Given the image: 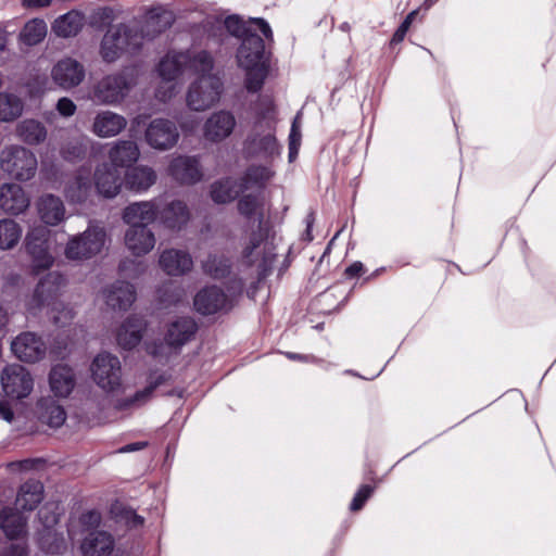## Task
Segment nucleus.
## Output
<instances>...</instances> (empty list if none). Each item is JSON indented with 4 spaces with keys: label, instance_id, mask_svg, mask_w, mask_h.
Returning <instances> with one entry per match:
<instances>
[{
    "label": "nucleus",
    "instance_id": "nucleus-1",
    "mask_svg": "<svg viewBox=\"0 0 556 556\" xmlns=\"http://www.w3.org/2000/svg\"><path fill=\"white\" fill-rule=\"evenodd\" d=\"M90 372L93 382L108 395L112 396L114 406L118 409L140 405L147 402L160 381L150 383L134 395H126V387L122 379V364L117 356L102 352L98 354L91 365Z\"/></svg>",
    "mask_w": 556,
    "mask_h": 556
},
{
    "label": "nucleus",
    "instance_id": "nucleus-2",
    "mask_svg": "<svg viewBox=\"0 0 556 556\" xmlns=\"http://www.w3.org/2000/svg\"><path fill=\"white\" fill-rule=\"evenodd\" d=\"M248 156L274 159L280 154L275 137V109L270 97H261L255 108V122L243 144Z\"/></svg>",
    "mask_w": 556,
    "mask_h": 556
},
{
    "label": "nucleus",
    "instance_id": "nucleus-3",
    "mask_svg": "<svg viewBox=\"0 0 556 556\" xmlns=\"http://www.w3.org/2000/svg\"><path fill=\"white\" fill-rule=\"evenodd\" d=\"M264 49L263 39L255 34L247 35L238 49L237 62L245 72L244 87L249 92H257L267 76Z\"/></svg>",
    "mask_w": 556,
    "mask_h": 556
},
{
    "label": "nucleus",
    "instance_id": "nucleus-4",
    "mask_svg": "<svg viewBox=\"0 0 556 556\" xmlns=\"http://www.w3.org/2000/svg\"><path fill=\"white\" fill-rule=\"evenodd\" d=\"M263 204L258 195L248 194L240 199L238 203L239 212L245 216L255 215L258 222V231L251 235L249 243L243 250V258L250 265H256L258 271H263L271 263V253L267 252V243L264 238L267 233L266 227L262 223V213L260 212Z\"/></svg>",
    "mask_w": 556,
    "mask_h": 556
},
{
    "label": "nucleus",
    "instance_id": "nucleus-5",
    "mask_svg": "<svg viewBox=\"0 0 556 556\" xmlns=\"http://www.w3.org/2000/svg\"><path fill=\"white\" fill-rule=\"evenodd\" d=\"M137 81L136 68L105 75L91 87L90 99L100 105L117 106L129 96Z\"/></svg>",
    "mask_w": 556,
    "mask_h": 556
},
{
    "label": "nucleus",
    "instance_id": "nucleus-6",
    "mask_svg": "<svg viewBox=\"0 0 556 556\" xmlns=\"http://www.w3.org/2000/svg\"><path fill=\"white\" fill-rule=\"evenodd\" d=\"M213 66V59L206 51L170 52L160 61L157 72L163 80H176L186 71L206 73Z\"/></svg>",
    "mask_w": 556,
    "mask_h": 556
},
{
    "label": "nucleus",
    "instance_id": "nucleus-7",
    "mask_svg": "<svg viewBox=\"0 0 556 556\" xmlns=\"http://www.w3.org/2000/svg\"><path fill=\"white\" fill-rule=\"evenodd\" d=\"M108 241L103 226L90 224L85 231L68 238L64 255L70 261H88L99 255Z\"/></svg>",
    "mask_w": 556,
    "mask_h": 556
},
{
    "label": "nucleus",
    "instance_id": "nucleus-8",
    "mask_svg": "<svg viewBox=\"0 0 556 556\" xmlns=\"http://www.w3.org/2000/svg\"><path fill=\"white\" fill-rule=\"evenodd\" d=\"M0 168L12 179L26 182L37 174V156L31 150L23 146H7L0 153Z\"/></svg>",
    "mask_w": 556,
    "mask_h": 556
},
{
    "label": "nucleus",
    "instance_id": "nucleus-9",
    "mask_svg": "<svg viewBox=\"0 0 556 556\" xmlns=\"http://www.w3.org/2000/svg\"><path fill=\"white\" fill-rule=\"evenodd\" d=\"M197 74L199 77L187 90L186 105L193 112H204L219 102L223 83L212 71Z\"/></svg>",
    "mask_w": 556,
    "mask_h": 556
},
{
    "label": "nucleus",
    "instance_id": "nucleus-10",
    "mask_svg": "<svg viewBox=\"0 0 556 556\" xmlns=\"http://www.w3.org/2000/svg\"><path fill=\"white\" fill-rule=\"evenodd\" d=\"M142 45L137 25H118L110 28L104 35L100 54L105 62H114L123 53L136 51Z\"/></svg>",
    "mask_w": 556,
    "mask_h": 556
},
{
    "label": "nucleus",
    "instance_id": "nucleus-11",
    "mask_svg": "<svg viewBox=\"0 0 556 556\" xmlns=\"http://www.w3.org/2000/svg\"><path fill=\"white\" fill-rule=\"evenodd\" d=\"M1 389L10 400L21 401L34 390V378L30 371L20 364L5 366L0 375Z\"/></svg>",
    "mask_w": 556,
    "mask_h": 556
},
{
    "label": "nucleus",
    "instance_id": "nucleus-12",
    "mask_svg": "<svg viewBox=\"0 0 556 556\" xmlns=\"http://www.w3.org/2000/svg\"><path fill=\"white\" fill-rule=\"evenodd\" d=\"M49 230L43 226L30 228L25 238V249L33 260V270L48 269L53 265L54 257L48 247Z\"/></svg>",
    "mask_w": 556,
    "mask_h": 556
},
{
    "label": "nucleus",
    "instance_id": "nucleus-13",
    "mask_svg": "<svg viewBox=\"0 0 556 556\" xmlns=\"http://www.w3.org/2000/svg\"><path fill=\"white\" fill-rule=\"evenodd\" d=\"M144 139L154 150L167 151L173 149L179 140L176 124L167 118H154L146 128Z\"/></svg>",
    "mask_w": 556,
    "mask_h": 556
},
{
    "label": "nucleus",
    "instance_id": "nucleus-14",
    "mask_svg": "<svg viewBox=\"0 0 556 556\" xmlns=\"http://www.w3.org/2000/svg\"><path fill=\"white\" fill-rule=\"evenodd\" d=\"M237 127V118L231 111L218 110L211 113L202 126L206 142L220 143L229 138Z\"/></svg>",
    "mask_w": 556,
    "mask_h": 556
},
{
    "label": "nucleus",
    "instance_id": "nucleus-15",
    "mask_svg": "<svg viewBox=\"0 0 556 556\" xmlns=\"http://www.w3.org/2000/svg\"><path fill=\"white\" fill-rule=\"evenodd\" d=\"M39 520L42 525V529L38 532V544L39 547L50 555L62 554L66 549L65 541L54 526L59 521V517L55 513L42 508L39 514Z\"/></svg>",
    "mask_w": 556,
    "mask_h": 556
},
{
    "label": "nucleus",
    "instance_id": "nucleus-16",
    "mask_svg": "<svg viewBox=\"0 0 556 556\" xmlns=\"http://www.w3.org/2000/svg\"><path fill=\"white\" fill-rule=\"evenodd\" d=\"M53 84L63 90H71L79 86L86 76L84 65L73 58L59 60L50 73Z\"/></svg>",
    "mask_w": 556,
    "mask_h": 556
},
{
    "label": "nucleus",
    "instance_id": "nucleus-17",
    "mask_svg": "<svg viewBox=\"0 0 556 556\" xmlns=\"http://www.w3.org/2000/svg\"><path fill=\"white\" fill-rule=\"evenodd\" d=\"M13 354L22 362L36 364L47 355V344L34 332H23L11 342Z\"/></svg>",
    "mask_w": 556,
    "mask_h": 556
},
{
    "label": "nucleus",
    "instance_id": "nucleus-18",
    "mask_svg": "<svg viewBox=\"0 0 556 556\" xmlns=\"http://www.w3.org/2000/svg\"><path fill=\"white\" fill-rule=\"evenodd\" d=\"M65 285L66 279L62 274L58 271L47 274L38 282L33 298L28 303L29 308L37 309L43 305L51 304L61 293Z\"/></svg>",
    "mask_w": 556,
    "mask_h": 556
},
{
    "label": "nucleus",
    "instance_id": "nucleus-19",
    "mask_svg": "<svg viewBox=\"0 0 556 556\" xmlns=\"http://www.w3.org/2000/svg\"><path fill=\"white\" fill-rule=\"evenodd\" d=\"M127 124L124 115L111 110H101L94 114L90 131L101 139L114 138L126 129Z\"/></svg>",
    "mask_w": 556,
    "mask_h": 556
},
{
    "label": "nucleus",
    "instance_id": "nucleus-20",
    "mask_svg": "<svg viewBox=\"0 0 556 556\" xmlns=\"http://www.w3.org/2000/svg\"><path fill=\"white\" fill-rule=\"evenodd\" d=\"M30 205V197L20 185L7 182L0 186V207L8 214L18 216Z\"/></svg>",
    "mask_w": 556,
    "mask_h": 556
},
{
    "label": "nucleus",
    "instance_id": "nucleus-21",
    "mask_svg": "<svg viewBox=\"0 0 556 556\" xmlns=\"http://www.w3.org/2000/svg\"><path fill=\"white\" fill-rule=\"evenodd\" d=\"M101 298L111 308L126 311L136 300V290L134 285L118 280L106 286Z\"/></svg>",
    "mask_w": 556,
    "mask_h": 556
},
{
    "label": "nucleus",
    "instance_id": "nucleus-22",
    "mask_svg": "<svg viewBox=\"0 0 556 556\" xmlns=\"http://www.w3.org/2000/svg\"><path fill=\"white\" fill-rule=\"evenodd\" d=\"M35 206L39 219L46 226H58L65 219L66 208L58 195L45 193L37 199Z\"/></svg>",
    "mask_w": 556,
    "mask_h": 556
},
{
    "label": "nucleus",
    "instance_id": "nucleus-23",
    "mask_svg": "<svg viewBox=\"0 0 556 556\" xmlns=\"http://www.w3.org/2000/svg\"><path fill=\"white\" fill-rule=\"evenodd\" d=\"M124 179L117 168L106 163L99 165L94 172V188L97 192L108 199L115 198L122 190Z\"/></svg>",
    "mask_w": 556,
    "mask_h": 556
},
{
    "label": "nucleus",
    "instance_id": "nucleus-24",
    "mask_svg": "<svg viewBox=\"0 0 556 556\" xmlns=\"http://www.w3.org/2000/svg\"><path fill=\"white\" fill-rule=\"evenodd\" d=\"M48 381L51 392L55 397L66 399L76 386V377L71 366L56 364L51 367Z\"/></svg>",
    "mask_w": 556,
    "mask_h": 556
},
{
    "label": "nucleus",
    "instance_id": "nucleus-25",
    "mask_svg": "<svg viewBox=\"0 0 556 556\" xmlns=\"http://www.w3.org/2000/svg\"><path fill=\"white\" fill-rule=\"evenodd\" d=\"M167 170L180 184L192 185L202 178L199 162L192 156L178 155L173 157Z\"/></svg>",
    "mask_w": 556,
    "mask_h": 556
},
{
    "label": "nucleus",
    "instance_id": "nucleus-26",
    "mask_svg": "<svg viewBox=\"0 0 556 556\" xmlns=\"http://www.w3.org/2000/svg\"><path fill=\"white\" fill-rule=\"evenodd\" d=\"M124 242L131 254L142 256L154 249L156 239L151 229L144 225H137L126 230Z\"/></svg>",
    "mask_w": 556,
    "mask_h": 556
},
{
    "label": "nucleus",
    "instance_id": "nucleus-27",
    "mask_svg": "<svg viewBox=\"0 0 556 556\" xmlns=\"http://www.w3.org/2000/svg\"><path fill=\"white\" fill-rule=\"evenodd\" d=\"M159 265L168 276L177 277L190 271L193 266V261L186 251L166 249L160 255Z\"/></svg>",
    "mask_w": 556,
    "mask_h": 556
},
{
    "label": "nucleus",
    "instance_id": "nucleus-28",
    "mask_svg": "<svg viewBox=\"0 0 556 556\" xmlns=\"http://www.w3.org/2000/svg\"><path fill=\"white\" fill-rule=\"evenodd\" d=\"M157 205L153 201H139L127 205L123 210L122 219L129 227L153 223L157 216Z\"/></svg>",
    "mask_w": 556,
    "mask_h": 556
},
{
    "label": "nucleus",
    "instance_id": "nucleus-29",
    "mask_svg": "<svg viewBox=\"0 0 556 556\" xmlns=\"http://www.w3.org/2000/svg\"><path fill=\"white\" fill-rule=\"evenodd\" d=\"M91 192L90 169L86 167L79 168L64 187V195L71 203L85 202Z\"/></svg>",
    "mask_w": 556,
    "mask_h": 556
},
{
    "label": "nucleus",
    "instance_id": "nucleus-30",
    "mask_svg": "<svg viewBox=\"0 0 556 556\" xmlns=\"http://www.w3.org/2000/svg\"><path fill=\"white\" fill-rule=\"evenodd\" d=\"M140 149L132 140H117L113 142L108 152L111 165L115 168L129 167L140 159Z\"/></svg>",
    "mask_w": 556,
    "mask_h": 556
},
{
    "label": "nucleus",
    "instance_id": "nucleus-31",
    "mask_svg": "<svg viewBox=\"0 0 556 556\" xmlns=\"http://www.w3.org/2000/svg\"><path fill=\"white\" fill-rule=\"evenodd\" d=\"M156 179L155 170L148 165L132 166L124 175L126 189L136 193L148 191L156 182Z\"/></svg>",
    "mask_w": 556,
    "mask_h": 556
},
{
    "label": "nucleus",
    "instance_id": "nucleus-32",
    "mask_svg": "<svg viewBox=\"0 0 556 556\" xmlns=\"http://www.w3.org/2000/svg\"><path fill=\"white\" fill-rule=\"evenodd\" d=\"M226 304V295L222 289L212 286L201 289L193 300L194 308L202 315L217 313Z\"/></svg>",
    "mask_w": 556,
    "mask_h": 556
},
{
    "label": "nucleus",
    "instance_id": "nucleus-33",
    "mask_svg": "<svg viewBox=\"0 0 556 556\" xmlns=\"http://www.w3.org/2000/svg\"><path fill=\"white\" fill-rule=\"evenodd\" d=\"M197 329L193 318L180 317L168 325L165 341L172 348H180L191 340Z\"/></svg>",
    "mask_w": 556,
    "mask_h": 556
},
{
    "label": "nucleus",
    "instance_id": "nucleus-34",
    "mask_svg": "<svg viewBox=\"0 0 556 556\" xmlns=\"http://www.w3.org/2000/svg\"><path fill=\"white\" fill-rule=\"evenodd\" d=\"M114 547L112 535L105 531H92L80 545L84 556H109Z\"/></svg>",
    "mask_w": 556,
    "mask_h": 556
},
{
    "label": "nucleus",
    "instance_id": "nucleus-35",
    "mask_svg": "<svg viewBox=\"0 0 556 556\" xmlns=\"http://www.w3.org/2000/svg\"><path fill=\"white\" fill-rule=\"evenodd\" d=\"M174 22L173 12L165 9H153L151 10L144 21V26L139 29V35L142 36V40L144 38L151 39L155 35L167 29Z\"/></svg>",
    "mask_w": 556,
    "mask_h": 556
},
{
    "label": "nucleus",
    "instance_id": "nucleus-36",
    "mask_svg": "<svg viewBox=\"0 0 556 556\" xmlns=\"http://www.w3.org/2000/svg\"><path fill=\"white\" fill-rule=\"evenodd\" d=\"M26 517L11 507L0 510V529L8 539H18L26 534Z\"/></svg>",
    "mask_w": 556,
    "mask_h": 556
},
{
    "label": "nucleus",
    "instance_id": "nucleus-37",
    "mask_svg": "<svg viewBox=\"0 0 556 556\" xmlns=\"http://www.w3.org/2000/svg\"><path fill=\"white\" fill-rule=\"evenodd\" d=\"M85 25V15L77 10H72L56 17L52 23V31L61 38L75 37Z\"/></svg>",
    "mask_w": 556,
    "mask_h": 556
},
{
    "label": "nucleus",
    "instance_id": "nucleus-38",
    "mask_svg": "<svg viewBox=\"0 0 556 556\" xmlns=\"http://www.w3.org/2000/svg\"><path fill=\"white\" fill-rule=\"evenodd\" d=\"M144 323L137 317L127 318L118 328L116 340L119 346L126 350L135 348L142 338Z\"/></svg>",
    "mask_w": 556,
    "mask_h": 556
},
{
    "label": "nucleus",
    "instance_id": "nucleus-39",
    "mask_svg": "<svg viewBox=\"0 0 556 556\" xmlns=\"http://www.w3.org/2000/svg\"><path fill=\"white\" fill-rule=\"evenodd\" d=\"M16 136L29 146H38L46 141L48 131L46 126L35 119L26 118L16 125Z\"/></svg>",
    "mask_w": 556,
    "mask_h": 556
},
{
    "label": "nucleus",
    "instance_id": "nucleus-40",
    "mask_svg": "<svg viewBox=\"0 0 556 556\" xmlns=\"http://www.w3.org/2000/svg\"><path fill=\"white\" fill-rule=\"evenodd\" d=\"M43 498V485L38 480H28L20 486L15 504L24 510H33Z\"/></svg>",
    "mask_w": 556,
    "mask_h": 556
},
{
    "label": "nucleus",
    "instance_id": "nucleus-41",
    "mask_svg": "<svg viewBox=\"0 0 556 556\" xmlns=\"http://www.w3.org/2000/svg\"><path fill=\"white\" fill-rule=\"evenodd\" d=\"M190 219V212L181 201H173L161 213L162 223L169 229L180 230Z\"/></svg>",
    "mask_w": 556,
    "mask_h": 556
},
{
    "label": "nucleus",
    "instance_id": "nucleus-42",
    "mask_svg": "<svg viewBox=\"0 0 556 556\" xmlns=\"http://www.w3.org/2000/svg\"><path fill=\"white\" fill-rule=\"evenodd\" d=\"M47 31V23L42 18L35 17L25 23L18 34V40L29 47L36 46L43 41Z\"/></svg>",
    "mask_w": 556,
    "mask_h": 556
},
{
    "label": "nucleus",
    "instance_id": "nucleus-43",
    "mask_svg": "<svg viewBox=\"0 0 556 556\" xmlns=\"http://www.w3.org/2000/svg\"><path fill=\"white\" fill-rule=\"evenodd\" d=\"M24 112V101L15 93L0 92V122L17 119Z\"/></svg>",
    "mask_w": 556,
    "mask_h": 556
},
{
    "label": "nucleus",
    "instance_id": "nucleus-44",
    "mask_svg": "<svg viewBox=\"0 0 556 556\" xmlns=\"http://www.w3.org/2000/svg\"><path fill=\"white\" fill-rule=\"evenodd\" d=\"M23 233L22 226L12 218L0 219V250L9 251L14 249Z\"/></svg>",
    "mask_w": 556,
    "mask_h": 556
},
{
    "label": "nucleus",
    "instance_id": "nucleus-45",
    "mask_svg": "<svg viewBox=\"0 0 556 556\" xmlns=\"http://www.w3.org/2000/svg\"><path fill=\"white\" fill-rule=\"evenodd\" d=\"M40 406L42 408L40 413V419L45 424L52 428H59L64 424L66 419V413L61 405L54 403L53 401H43L40 403Z\"/></svg>",
    "mask_w": 556,
    "mask_h": 556
},
{
    "label": "nucleus",
    "instance_id": "nucleus-46",
    "mask_svg": "<svg viewBox=\"0 0 556 556\" xmlns=\"http://www.w3.org/2000/svg\"><path fill=\"white\" fill-rule=\"evenodd\" d=\"M240 188L230 179L217 181L211 187L212 200L216 203H227L239 194Z\"/></svg>",
    "mask_w": 556,
    "mask_h": 556
},
{
    "label": "nucleus",
    "instance_id": "nucleus-47",
    "mask_svg": "<svg viewBox=\"0 0 556 556\" xmlns=\"http://www.w3.org/2000/svg\"><path fill=\"white\" fill-rule=\"evenodd\" d=\"M274 176L268 166H251L244 176L245 188L263 187Z\"/></svg>",
    "mask_w": 556,
    "mask_h": 556
},
{
    "label": "nucleus",
    "instance_id": "nucleus-48",
    "mask_svg": "<svg viewBox=\"0 0 556 556\" xmlns=\"http://www.w3.org/2000/svg\"><path fill=\"white\" fill-rule=\"evenodd\" d=\"M86 146L81 138L70 140L61 148V155L67 161H75L84 156Z\"/></svg>",
    "mask_w": 556,
    "mask_h": 556
},
{
    "label": "nucleus",
    "instance_id": "nucleus-49",
    "mask_svg": "<svg viewBox=\"0 0 556 556\" xmlns=\"http://www.w3.org/2000/svg\"><path fill=\"white\" fill-rule=\"evenodd\" d=\"M179 92V86L175 80H163L155 91V97L162 102H167Z\"/></svg>",
    "mask_w": 556,
    "mask_h": 556
},
{
    "label": "nucleus",
    "instance_id": "nucleus-50",
    "mask_svg": "<svg viewBox=\"0 0 556 556\" xmlns=\"http://www.w3.org/2000/svg\"><path fill=\"white\" fill-rule=\"evenodd\" d=\"M74 317L72 308L63 305L62 303L54 304L52 308V319L58 326H64L70 323Z\"/></svg>",
    "mask_w": 556,
    "mask_h": 556
},
{
    "label": "nucleus",
    "instance_id": "nucleus-51",
    "mask_svg": "<svg viewBox=\"0 0 556 556\" xmlns=\"http://www.w3.org/2000/svg\"><path fill=\"white\" fill-rule=\"evenodd\" d=\"M225 26L227 30L236 37H241L251 30V27L248 28L243 22L235 16L228 17L225 21Z\"/></svg>",
    "mask_w": 556,
    "mask_h": 556
},
{
    "label": "nucleus",
    "instance_id": "nucleus-52",
    "mask_svg": "<svg viewBox=\"0 0 556 556\" xmlns=\"http://www.w3.org/2000/svg\"><path fill=\"white\" fill-rule=\"evenodd\" d=\"M371 493L372 488L370 485H362L351 503V510H359L365 502L370 497Z\"/></svg>",
    "mask_w": 556,
    "mask_h": 556
},
{
    "label": "nucleus",
    "instance_id": "nucleus-53",
    "mask_svg": "<svg viewBox=\"0 0 556 556\" xmlns=\"http://www.w3.org/2000/svg\"><path fill=\"white\" fill-rule=\"evenodd\" d=\"M417 14H418V10H414L405 17L404 22L400 25V27L394 33L392 42L397 43L404 39L407 30L409 29V27Z\"/></svg>",
    "mask_w": 556,
    "mask_h": 556
},
{
    "label": "nucleus",
    "instance_id": "nucleus-54",
    "mask_svg": "<svg viewBox=\"0 0 556 556\" xmlns=\"http://www.w3.org/2000/svg\"><path fill=\"white\" fill-rule=\"evenodd\" d=\"M55 108L59 114L66 118L72 117L77 110V106L74 103V101L67 97L59 99Z\"/></svg>",
    "mask_w": 556,
    "mask_h": 556
},
{
    "label": "nucleus",
    "instance_id": "nucleus-55",
    "mask_svg": "<svg viewBox=\"0 0 556 556\" xmlns=\"http://www.w3.org/2000/svg\"><path fill=\"white\" fill-rule=\"evenodd\" d=\"M301 114L298 113L296 116L293 119L291 131L289 135V144L298 146L301 144Z\"/></svg>",
    "mask_w": 556,
    "mask_h": 556
},
{
    "label": "nucleus",
    "instance_id": "nucleus-56",
    "mask_svg": "<svg viewBox=\"0 0 556 556\" xmlns=\"http://www.w3.org/2000/svg\"><path fill=\"white\" fill-rule=\"evenodd\" d=\"M53 0H22L21 5L27 10H40L49 8Z\"/></svg>",
    "mask_w": 556,
    "mask_h": 556
},
{
    "label": "nucleus",
    "instance_id": "nucleus-57",
    "mask_svg": "<svg viewBox=\"0 0 556 556\" xmlns=\"http://www.w3.org/2000/svg\"><path fill=\"white\" fill-rule=\"evenodd\" d=\"M0 419L12 422L14 420V412L10 402L5 400L0 401Z\"/></svg>",
    "mask_w": 556,
    "mask_h": 556
},
{
    "label": "nucleus",
    "instance_id": "nucleus-58",
    "mask_svg": "<svg viewBox=\"0 0 556 556\" xmlns=\"http://www.w3.org/2000/svg\"><path fill=\"white\" fill-rule=\"evenodd\" d=\"M251 25L254 26L255 30H260L266 39L273 38V31L270 29V26L266 21L263 18H254L251 21Z\"/></svg>",
    "mask_w": 556,
    "mask_h": 556
},
{
    "label": "nucleus",
    "instance_id": "nucleus-59",
    "mask_svg": "<svg viewBox=\"0 0 556 556\" xmlns=\"http://www.w3.org/2000/svg\"><path fill=\"white\" fill-rule=\"evenodd\" d=\"M179 126L185 134H192L198 126V122L193 117L181 118Z\"/></svg>",
    "mask_w": 556,
    "mask_h": 556
},
{
    "label": "nucleus",
    "instance_id": "nucleus-60",
    "mask_svg": "<svg viewBox=\"0 0 556 556\" xmlns=\"http://www.w3.org/2000/svg\"><path fill=\"white\" fill-rule=\"evenodd\" d=\"M363 273V264L355 262L345 269V274L349 277H357Z\"/></svg>",
    "mask_w": 556,
    "mask_h": 556
},
{
    "label": "nucleus",
    "instance_id": "nucleus-61",
    "mask_svg": "<svg viewBox=\"0 0 556 556\" xmlns=\"http://www.w3.org/2000/svg\"><path fill=\"white\" fill-rule=\"evenodd\" d=\"M143 446H146V443H132V444H128V445L123 446L119 450V452L121 453H129V452H134V451H137V450H141Z\"/></svg>",
    "mask_w": 556,
    "mask_h": 556
},
{
    "label": "nucleus",
    "instance_id": "nucleus-62",
    "mask_svg": "<svg viewBox=\"0 0 556 556\" xmlns=\"http://www.w3.org/2000/svg\"><path fill=\"white\" fill-rule=\"evenodd\" d=\"M9 39V31L3 28H0V52H3L7 48Z\"/></svg>",
    "mask_w": 556,
    "mask_h": 556
},
{
    "label": "nucleus",
    "instance_id": "nucleus-63",
    "mask_svg": "<svg viewBox=\"0 0 556 556\" xmlns=\"http://www.w3.org/2000/svg\"><path fill=\"white\" fill-rule=\"evenodd\" d=\"M9 323V314L7 309L0 306V331L5 328Z\"/></svg>",
    "mask_w": 556,
    "mask_h": 556
},
{
    "label": "nucleus",
    "instance_id": "nucleus-64",
    "mask_svg": "<svg viewBox=\"0 0 556 556\" xmlns=\"http://www.w3.org/2000/svg\"><path fill=\"white\" fill-rule=\"evenodd\" d=\"M204 267H205L206 271H208L210 274H212L215 277L223 276L226 273V270H227L226 267L220 268V269L219 268L213 269V267L210 265L208 262L205 263Z\"/></svg>",
    "mask_w": 556,
    "mask_h": 556
}]
</instances>
